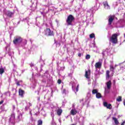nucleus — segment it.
I'll use <instances>...</instances> for the list:
<instances>
[{
  "label": "nucleus",
  "instance_id": "aec40b11",
  "mask_svg": "<svg viewBox=\"0 0 125 125\" xmlns=\"http://www.w3.org/2000/svg\"><path fill=\"white\" fill-rule=\"evenodd\" d=\"M90 39H93V38H95V34L94 33H92L89 35Z\"/></svg>",
  "mask_w": 125,
  "mask_h": 125
},
{
  "label": "nucleus",
  "instance_id": "5701e85b",
  "mask_svg": "<svg viewBox=\"0 0 125 125\" xmlns=\"http://www.w3.org/2000/svg\"><path fill=\"white\" fill-rule=\"evenodd\" d=\"M117 101L118 102H121L122 101V97L121 96H119L117 99H116Z\"/></svg>",
  "mask_w": 125,
  "mask_h": 125
},
{
  "label": "nucleus",
  "instance_id": "f3484780",
  "mask_svg": "<svg viewBox=\"0 0 125 125\" xmlns=\"http://www.w3.org/2000/svg\"><path fill=\"white\" fill-rule=\"evenodd\" d=\"M112 120H114V123L115 125H119V121H118V119L116 117H113Z\"/></svg>",
  "mask_w": 125,
  "mask_h": 125
},
{
  "label": "nucleus",
  "instance_id": "c9c22d12",
  "mask_svg": "<svg viewBox=\"0 0 125 125\" xmlns=\"http://www.w3.org/2000/svg\"><path fill=\"white\" fill-rule=\"evenodd\" d=\"M124 0V1H125V0Z\"/></svg>",
  "mask_w": 125,
  "mask_h": 125
},
{
  "label": "nucleus",
  "instance_id": "1a4fd4ad",
  "mask_svg": "<svg viewBox=\"0 0 125 125\" xmlns=\"http://www.w3.org/2000/svg\"><path fill=\"white\" fill-rule=\"evenodd\" d=\"M89 75H90V69L85 71V78L86 79H89V77L88 76Z\"/></svg>",
  "mask_w": 125,
  "mask_h": 125
},
{
  "label": "nucleus",
  "instance_id": "dca6fc26",
  "mask_svg": "<svg viewBox=\"0 0 125 125\" xmlns=\"http://www.w3.org/2000/svg\"><path fill=\"white\" fill-rule=\"evenodd\" d=\"M110 78V71L109 70H106V78L109 79Z\"/></svg>",
  "mask_w": 125,
  "mask_h": 125
},
{
  "label": "nucleus",
  "instance_id": "473e14b6",
  "mask_svg": "<svg viewBox=\"0 0 125 125\" xmlns=\"http://www.w3.org/2000/svg\"><path fill=\"white\" fill-rule=\"evenodd\" d=\"M29 104L30 107H31V106H32V104H31V103H29Z\"/></svg>",
  "mask_w": 125,
  "mask_h": 125
},
{
  "label": "nucleus",
  "instance_id": "412c9836",
  "mask_svg": "<svg viewBox=\"0 0 125 125\" xmlns=\"http://www.w3.org/2000/svg\"><path fill=\"white\" fill-rule=\"evenodd\" d=\"M109 69H110V71H111L112 72H113V71H114V70L115 69V68L114 67V66L110 65Z\"/></svg>",
  "mask_w": 125,
  "mask_h": 125
},
{
  "label": "nucleus",
  "instance_id": "bb28decb",
  "mask_svg": "<svg viewBox=\"0 0 125 125\" xmlns=\"http://www.w3.org/2000/svg\"><path fill=\"white\" fill-rule=\"evenodd\" d=\"M62 83V81H61V80L59 79L58 80V83H59V84H60V83Z\"/></svg>",
  "mask_w": 125,
  "mask_h": 125
},
{
  "label": "nucleus",
  "instance_id": "c756f323",
  "mask_svg": "<svg viewBox=\"0 0 125 125\" xmlns=\"http://www.w3.org/2000/svg\"><path fill=\"white\" fill-rule=\"evenodd\" d=\"M78 56H79V57H81V56H82V54L81 53H79L78 54Z\"/></svg>",
  "mask_w": 125,
  "mask_h": 125
},
{
  "label": "nucleus",
  "instance_id": "f704fd0d",
  "mask_svg": "<svg viewBox=\"0 0 125 125\" xmlns=\"http://www.w3.org/2000/svg\"><path fill=\"white\" fill-rule=\"evenodd\" d=\"M13 108H14V109H15V106H13Z\"/></svg>",
  "mask_w": 125,
  "mask_h": 125
},
{
  "label": "nucleus",
  "instance_id": "6e6552de",
  "mask_svg": "<svg viewBox=\"0 0 125 125\" xmlns=\"http://www.w3.org/2000/svg\"><path fill=\"white\" fill-rule=\"evenodd\" d=\"M5 14L8 17L11 18V17H12V15H13L14 13H13V12H11L10 11H7L5 13Z\"/></svg>",
  "mask_w": 125,
  "mask_h": 125
},
{
  "label": "nucleus",
  "instance_id": "f257e3e1",
  "mask_svg": "<svg viewBox=\"0 0 125 125\" xmlns=\"http://www.w3.org/2000/svg\"><path fill=\"white\" fill-rule=\"evenodd\" d=\"M120 36L119 33L113 34L109 39V42L113 44H117L118 43V37Z\"/></svg>",
  "mask_w": 125,
  "mask_h": 125
},
{
  "label": "nucleus",
  "instance_id": "ddd939ff",
  "mask_svg": "<svg viewBox=\"0 0 125 125\" xmlns=\"http://www.w3.org/2000/svg\"><path fill=\"white\" fill-rule=\"evenodd\" d=\"M63 112V110L62 109L59 108L58 110H57V114L58 116H60L62 115V113Z\"/></svg>",
  "mask_w": 125,
  "mask_h": 125
},
{
  "label": "nucleus",
  "instance_id": "72a5a7b5",
  "mask_svg": "<svg viewBox=\"0 0 125 125\" xmlns=\"http://www.w3.org/2000/svg\"><path fill=\"white\" fill-rule=\"evenodd\" d=\"M124 106H125V102H124Z\"/></svg>",
  "mask_w": 125,
  "mask_h": 125
},
{
  "label": "nucleus",
  "instance_id": "0eeeda50",
  "mask_svg": "<svg viewBox=\"0 0 125 125\" xmlns=\"http://www.w3.org/2000/svg\"><path fill=\"white\" fill-rule=\"evenodd\" d=\"M95 67L96 69H100V68L102 67V62H96L95 64Z\"/></svg>",
  "mask_w": 125,
  "mask_h": 125
},
{
  "label": "nucleus",
  "instance_id": "cd10ccee",
  "mask_svg": "<svg viewBox=\"0 0 125 125\" xmlns=\"http://www.w3.org/2000/svg\"><path fill=\"white\" fill-rule=\"evenodd\" d=\"M16 84H17V85H18V86H20V82L18 81V82L16 83Z\"/></svg>",
  "mask_w": 125,
  "mask_h": 125
},
{
  "label": "nucleus",
  "instance_id": "2eb2a0df",
  "mask_svg": "<svg viewBox=\"0 0 125 125\" xmlns=\"http://www.w3.org/2000/svg\"><path fill=\"white\" fill-rule=\"evenodd\" d=\"M96 98H98V99H99L100 98H102V95H101V93L98 92L96 94Z\"/></svg>",
  "mask_w": 125,
  "mask_h": 125
},
{
  "label": "nucleus",
  "instance_id": "a211bd4d",
  "mask_svg": "<svg viewBox=\"0 0 125 125\" xmlns=\"http://www.w3.org/2000/svg\"><path fill=\"white\" fill-rule=\"evenodd\" d=\"M98 93V90H97V89H93L92 91V94H96Z\"/></svg>",
  "mask_w": 125,
  "mask_h": 125
},
{
  "label": "nucleus",
  "instance_id": "4468645a",
  "mask_svg": "<svg viewBox=\"0 0 125 125\" xmlns=\"http://www.w3.org/2000/svg\"><path fill=\"white\" fill-rule=\"evenodd\" d=\"M103 4H104V8L106 7V6L107 7V9L110 8V6H109V4H108V2L107 1L103 2Z\"/></svg>",
  "mask_w": 125,
  "mask_h": 125
},
{
  "label": "nucleus",
  "instance_id": "f03ea898",
  "mask_svg": "<svg viewBox=\"0 0 125 125\" xmlns=\"http://www.w3.org/2000/svg\"><path fill=\"white\" fill-rule=\"evenodd\" d=\"M75 20V17L72 15H69L66 20L67 26H73V21Z\"/></svg>",
  "mask_w": 125,
  "mask_h": 125
},
{
  "label": "nucleus",
  "instance_id": "9d476101",
  "mask_svg": "<svg viewBox=\"0 0 125 125\" xmlns=\"http://www.w3.org/2000/svg\"><path fill=\"white\" fill-rule=\"evenodd\" d=\"M77 113H78V111L75 109H72L70 111V114L72 116H75V115L77 114Z\"/></svg>",
  "mask_w": 125,
  "mask_h": 125
},
{
  "label": "nucleus",
  "instance_id": "20e7f679",
  "mask_svg": "<svg viewBox=\"0 0 125 125\" xmlns=\"http://www.w3.org/2000/svg\"><path fill=\"white\" fill-rule=\"evenodd\" d=\"M44 32L45 36H48V37L53 36V31H51L50 28H46Z\"/></svg>",
  "mask_w": 125,
  "mask_h": 125
},
{
  "label": "nucleus",
  "instance_id": "4be33fe9",
  "mask_svg": "<svg viewBox=\"0 0 125 125\" xmlns=\"http://www.w3.org/2000/svg\"><path fill=\"white\" fill-rule=\"evenodd\" d=\"M38 125H42V120H39L38 121Z\"/></svg>",
  "mask_w": 125,
  "mask_h": 125
},
{
  "label": "nucleus",
  "instance_id": "c85d7f7f",
  "mask_svg": "<svg viewBox=\"0 0 125 125\" xmlns=\"http://www.w3.org/2000/svg\"><path fill=\"white\" fill-rule=\"evenodd\" d=\"M62 93L66 94V89H63L62 91Z\"/></svg>",
  "mask_w": 125,
  "mask_h": 125
},
{
  "label": "nucleus",
  "instance_id": "393cba45",
  "mask_svg": "<svg viewBox=\"0 0 125 125\" xmlns=\"http://www.w3.org/2000/svg\"><path fill=\"white\" fill-rule=\"evenodd\" d=\"M90 59V55H87L85 56V59Z\"/></svg>",
  "mask_w": 125,
  "mask_h": 125
},
{
  "label": "nucleus",
  "instance_id": "6ab92c4d",
  "mask_svg": "<svg viewBox=\"0 0 125 125\" xmlns=\"http://www.w3.org/2000/svg\"><path fill=\"white\" fill-rule=\"evenodd\" d=\"M4 73V69L3 68H0V75H2Z\"/></svg>",
  "mask_w": 125,
  "mask_h": 125
},
{
  "label": "nucleus",
  "instance_id": "2f4dec72",
  "mask_svg": "<svg viewBox=\"0 0 125 125\" xmlns=\"http://www.w3.org/2000/svg\"><path fill=\"white\" fill-rule=\"evenodd\" d=\"M125 121H124L121 125H125Z\"/></svg>",
  "mask_w": 125,
  "mask_h": 125
},
{
  "label": "nucleus",
  "instance_id": "f8f14e48",
  "mask_svg": "<svg viewBox=\"0 0 125 125\" xmlns=\"http://www.w3.org/2000/svg\"><path fill=\"white\" fill-rule=\"evenodd\" d=\"M111 85H112V83L111 81H109L106 83V86L107 89H110L111 88Z\"/></svg>",
  "mask_w": 125,
  "mask_h": 125
},
{
  "label": "nucleus",
  "instance_id": "423d86ee",
  "mask_svg": "<svg viewBox=\"0 0 125 125\" xmlns=\"http://www.w3.org/2000/svg\"><path fill=\"white\" fill-rule=\"evenodd\" d=\"M104 107H106V108H107V109H109V110H112V104H108V103L104 102Z\"/></svg>",
  "mask_w": 125,
  "mask_h": 125
},
{
  "label": "nucleus",
  "instance_id": "39448f33",
  "mask_svg": "<svg viewBox=\"0 0 125 125\" xmlns=\"http://www.w3.org/2000/svg\"><path fill=\"white\" fill-rule=\"evenodd\" d=\"M114 20H115V16L110 15L109 16H108V25L109 26H111V25H112V23H113Z\"/></svg>",
  "mask_w": 125,
  "mask_h": 125
},
{
  "label": "nucleus",
  "instance_id": "7c9ffc66",
  "mask_svg": "<svg viewBox=\"0 0 125 125\" xmlns=\"http://www.w3.org/2000/svg\"><path fill=\"white\" fill-rule=\"evenodd\" d=\"M2 103H3V101H1L0 102V105H1V104H2Z\"/></svg>",
  "mask_w": 125,
  "mask_h": 125
},
{
  "label": "nucleus",
  "instance_id": "b1692460",
  "mask_svg": "<svg viewBox=\"0 0 125 125\" xmlns=\"http://www.w3.org/2000/svg\"><path fill=\"white\" fill-rule=\"evenodd\" d=\"M11 118L13 120H15V114H12L11 115Z\"/></svg>",
  "mask_w": 125,
  "mask_h": 125
},
{
  "label": "nucleus",
  "instance_id": "a878e982",
  "mask_svg": "<svg viewBox=\"0 0 125 125\" xmlns=\"http://www.w3.org/2000/svg\"><path fill=\"white\" fill-rule=\"evenodd\" d=\"M80 86V85L78 84L77 87H76V91L77 92H78V91H79V87Z\"/></svg>",
  "mask_w": 125,
  "mask_h": 125
},
{
  "label": "nucleus",
  "instance_id": "9b49d317",
  "mask_svg": "<svg viewBox=\"0 0 125 125\" xmlns=\"http://www.w3.org/2000/svg\"><path fill=\"white\" fill-rule=\"evenodd\" d=\"M24 93H25V91L24 90H22V89H19V94L21 97H23V95H24Z\"/></svg>",
  "mask_w": 125,
  "mask_h": 125
},
{
  "label": "nucleus",
  "instance_id": "7ed1b4c3",
  "mask_svg": "<svg viewBox=\"0 0 125 125\" xmlns=\"http://www.w3.org/2000/svg\"><path fill=\"white\" fill-rule=\"evenodd\" d=\"M23 41V39H22V37L20 36H16L14 37V39L13 41L14 44H20V43H21Z\"/></svg>",
  "mask_w": 125,
  "mask_h": 125
}]
</instances>
